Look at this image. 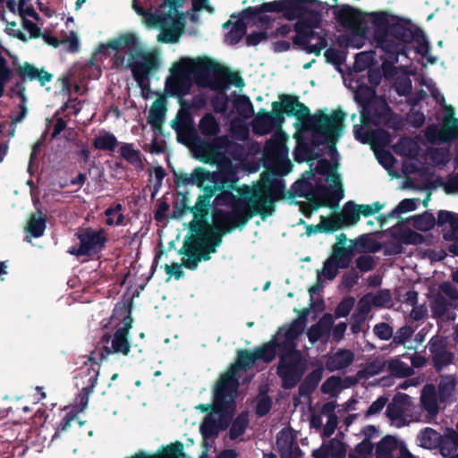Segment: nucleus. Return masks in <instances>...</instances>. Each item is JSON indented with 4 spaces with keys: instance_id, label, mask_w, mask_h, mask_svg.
Returning <instances> with one entry per match:
<instances>
[{
    "instance_id": "50",
    "label": "nucleus",
    "mask_w": 458,
    "mask_h": 458,
    "mask_svg": "<svg viewBox=\"0 0 458 458\" xmlns=\"http://www.w3.org/2000/svg\"><path fill=\"white\" fill-rule=\"evenodd\" d=\"M247 25L242 20L234 22L231 30L225 34V41L230 45H236L246 35Z\"/></svg>"
},
{
    "instance_id": "23",
    "label": "nucleus",
    "mask_w": 458,
    "mask_h": 458,
    "mask_svg": "<svg viewBox=\"0 0 458 458\" xmlns=\"http://www.w3.org/2000/svg\"><path fill=\"white\" fill-rule=\"evenodd\" d=\"M387 108L386 103L375 98L369 104L364 106L360 111V122L363 125L378 124L384 115L385 110Z\"/></svg>"
},
{
    "instance_id": "18",
    "label": "nucleus",
    "mask_w": 458,
    "mask_h": 458,
    "mask_svg": "<svg viewBox=\"0 0 458 458\" xmlns=\"http://www.w3.org/2000/svg\"><path fill=\"white\" fill-rule=\"evenodd\" d=\"M111 341V346L104 345L99 350L96 349L90 352L89 360L98 359L99 361L105 360L109 355L114 353H122L128 355L131 350V344L126 335V328H117L113 337L105 334L102 335L100 342L103 344H108Z\"/></svg>"
},
{
    "instance_id": "57",
    "label": "nucleus",
    "mask_w": 458,
    "mask_h": 458,
    "mask_svg": "<svg viewBox=\"0 0 458 458\" xmlns=\"http://www.w3.org/2000/svg\"><path fill=\"white\" fill-rule=\"evenodd\" d=\"M218 89H223V88L226 89V84H233L237 88H242L244 86V81L242 78V76L235 72H230L226 68V72L219 77L218 81Z\"/></svg>"
},
{
    "instance_id": "9",
    "label": "nucleus",
    "mask_w": 458,
    "mask_h": 458,
    "mask_svg": "<svg viewBox=\"0 0 458 458\" xmlns=\"http://www.w3.org/2000/svg\"><path fill=\"white\" fill-rule=\"evenodd\" d=\"M316 173L321 175H327V182L332 181L338 188L331 191L329 188L324 184H318L313 191L314 197L320 202L316 204L313 209H318L320 207L334 208L329 200L332 199L337 205L340 199L344 197V190L341 185L339 174L336 173V167L332 163L326 159L320 158L315 168Z\"/></svg>"
},
{
    "instance_id": "4",
    "label": "nucleus",
    "mask_w": 458,
    "mask_h": 458,
    "mask_svg": "<svg viewBox=\"0 0 458 458\" xmlns=\"http://www.w3.org/2000/svg\"><path fill=\"white\" fill-rule=\"evenodd\" d=\"M218 191L220 192L216 195L213 204L228 206L232 210L216 209L213 212V219L246 225L255 216H259L262 220L271 216L266 204H270L272 201L268 198H262L268 193L267 185L243 184L238 189L239 196L234 195L231 190Z\"/></svg>"
},
{
    "instance_id": "27",
    "label": "nucleus",
    "mask_w": 458,
    "mask_h": 458,
    "mask_svg": "<svg viewBox=\"0 0 458 458\" xmlns=\"http://www.w3.org/2000/svg\"><path fill=\"white\" fill-rule=\"evenodd\" d=\"M323 368L318 367L310 372L300 384L298 393L300 396L309 397L318 387L323 377Z\"/></svg>"
},
{
    "instance_id": "63",
    "label": "nucleus",
    "mask_w": 458,
    "mask_h": 458,
    "mask_svg": "<svg viewBox=\"0 0 458 458\" xmlns=\"http://www.w3.org/2000/svg\"><path fill=\"white\" fill-rule=\"evenodd\" d=\"M327 451L332 458H344L346 455L344 444L335 438L329 441Z\"/></svg>"
},
{
    "instance_id": "3",
    "label": "nucleus",
    "mask_w": 458,
    "mask_h": 458,
    "mask_svg": "<svg viewBox=\"0 0 458 458\" xmlns=\"http://www.w3.org/2000/svg\"><path fill=\"white\" fill-rule=\"evenodd\" d=\"M225 72V66L207 56L182 58L172 66L171 75L165 82V92L168 97L182 98L190 93L193 84L217 89L219 77Z\"/></svg>"
},
{
    "instance_id": "46",
    "label": "nucleus",
    "mask_w": 458,
    "mask_h": 458,
    "mask_svg": "<svg viewBox=\"0 0 458 458\" xmlns=\"http://www.w3.org/2000/svg\"><path fill=\"white\" fill-rule=\"evenodd\" d=\"M212 204L211 199L202 198V194L199 195L196 204L190 208V212L194 216V220H206Z\"/></svg>"
},
{
    "instance_id": "13",
    "label": "nucleus",
    "mask_w": 458,
    "mask_h": 458,
    "mask_svg": "<svg viewBox=\"0 0 458 458\" xmlns=\"http://www.w3.org/2000/svg\"><path fill=\"white\" fill-rule=\"evenodd\" d=\"M238 392L215 385L213 393L212 413L218 415L219 430H225L232 424L236 411Z\"/></svg>"
},
{
    "instance_id": "25",
    "label": "nucleus",
    "mask_w": 458,
    "mask_h": 458,
    "mask_svg": "<svg viewBox=\"0 0 458 458\" xmlns=\"http://www.w3.org/2000/svg\"><path fill=\"white\" fill-rule=\"evenodd\" d=\"M354 360V353L348 349H339L328 356L326 361V369L334 372L349 367Z\"/></svg>"
},
{
    "instance_id": "42",
    "label": "nucleus",
    "mask_w": 458,
    "mask_h": 458,
    "mask_svg": "<svg viewBox=\"0 0 458 458\" xmlns=\"http://www.w3.org/2000/svg\"><path fill=\"white\" fill-rule=\"evenodd\" d=\"M249 414L247 411H242L237 417L233 420L229 430V437L232 440L237 439L239 437L245 433L249 426Z\"/></svg>"
},
{
    "instance_id": "48",
    "label": "nucleus",
    "mask_w": 458,
    "mask_h": 458,
    "mask_svg": "<svg viewBox=\"0 0 458 458\" xmlns=\"http://www.w3.org/2000/svg\"><path fill=\"white\" fill-rule=\"evenodd\" d=\"M387 369L396 377H407L413 374V369L400 359H391L387 362Z\"/></svg>"
},
{
    "instance_id": "24",
    "label": "nucleus",
    "mask_w": 458,
    "mask_h": 458,
    "mask_svg": "<svg viewBox=\"0 0 458 458\" xmlns=\"http://www.w3.org/2000/svg\"><path fill=\"white\" fill-rule=\"evenodd\" d=\"M16 72L22 81L27 80L30 81H38L41 86H45L47 82H50L53 79L52 73L44 69L39 70L28 62H24L22 65L19 66Z\"/></svg>"
},
{
    "instance_id": "40",
    "label": "nucleus",
    "mask_w": 458,
    "mask_h": 458,
    "mask_svg": "<svg viewBox=\"0 0 458 458\" xmlns=\"http://www.w3.org/2000/svg\"><path fill=\"white\" fill-rule=\"evenodd\" d=\"M330 259L335 261L340 268H348L352 259V250L351 248L335 244L333 248Z\"/></svg>"
},
{
    "instance_id": "6",
    "label": "nucleus",
    "mask_w": 458,
    "mask_h": 458,
    "mask_svg": "<svg viewBox=\"0 0 458 458\" xmlns=\"http://www.w3.org/2000/svg\"><path fill=\"white\" fill-rule=\"evenodd\" d=\"M274 360L275 345L271 340L257 346L252 352L240 349L237 351L235 361L231 364L226 372L219 377L216 385L238 392L240 387L239 371L250 369L258 360L269 364Z\"/></svg>"
},
{
    "instance_id": "2",
    "label": "nucleus",
    "mask_w": 458,
    "mask_h": 458,
    "mask_svg": "<svg viewBox=\"0 0 458 458\" xmlns=\"http://www.w3.org/2000/svg\"><path fill=\"white\" fill-rule=\"evenodd\" d=\"M308 313L307 310H303L300 318H295L288 327H280L271 339L275 345V358H279L276 374L285 390L294 388L307 369V360L297 348V340L304 331Z\"/></svg>"
},
{
    "instance_id": "41",
    "label": "nucleus",
    "mask_w": 458,
    "mask_h": 458,
    "mask_svg": "<svg viewBox=\"0 0 458 458\" xmlns=\"http://www.w3.org/2000/svg\"><path fill=\"white\" fill-rule=\"evenodd\" d=\"M117 145L118 140L116 137L109 131H103L93 140V147L99 150L113 152Z\"/></svg>"
},
{
    "instance_id": "61",
    "label": "nucleus",
    "mask_w": 458,
    "mask_h": 458,
    "mask_svg": "<svg viewBox=\"0 0 458 458\" xmlns=\"http://www.w3.org/2000/svg\"><path fill=\"white\" fill-rule=\"evenodd\" d=\"M355 304V299L352 296L344 297L336 306L335 316L337 318L347 317Z\"/></svg>"
},
{
    "instance_id": "35",
    "label": "nucleus",
    "mask_w": 458,
    "mask_h": 458,
    "mask_svg": "<svg viewBox=\"0 0 458 458\" xmlns=\"http://www.w3.org/2000/svg\"><path fill=\"white\" fill-rule=\"evenodd\" d=\"M233 106L243 119L250 118L254 114V106L246 95L235 94L233 99Z\"/></svg>"
},
{
    "instance_id": "7",
    "label": "nucleus",
    "mask_w": 458,
    "mask_h": 458,
    "mask_svg": "<svg viewBox=\"0 0 458 458\" xmlns=\"http://www.w3.org/2000/svg\"><path fill=\"white\" fill-rule=\"evenodd\" d=\"M265 166L267 171L261 174L260 181L255 185H267L268 193H266L265 198L270 199L272 203L266 204V206L272 216L276 210V203L284 198V182L283 179L276 176L288 174L293 168V164L286 156L279 157L276 160L269 163V158L267 156Z\"/></svg>"
},
{
    "instance_id": "21",
    "label": "nucleus",
    "mask_w": 458,
    "mask_h": 458,
    "mask_svg": "<svg viewBox=\"0 0 458 458\" xmlns=\"http://www.w3.org/2000/svg\"><path fill=\"white\" fill-rule=\"evenodd\" d=\"M428 351L431 353V360L437 372L454 363V353L447 349L446 342L443 338L435 336L428 342Z\"/></svg>"
},
{
    "instance_id": "59",
    "label": "nucleus",
    "mask_w": 458,
    "mask_h": 458,
    "mask_svg": "<svg viewBox=\"0 0 458 458\" xmlns=\"http://www.w3.org/2000/svg\"><path fill=\"white\" fill-rule=\"evenodd\" d=\"M324 56L327 63L332 64L335 66H341L346 61L347 52L334 47H328L325 51Z\"/></svg>"
},
{
    "instance_id": "15",
    "label": "nucleus",
    "mask_w": 458,
    "mask_h": 458,
    "mask_svg": "<svg viewBox=\"0 0 458 458\" xmlns=\"http://www.w3.org/2000/svg\"><path fill=\"white\" fill-rule=\"evenodd\" d=\"M173 176L176 187L196 184L199 189H202L204 191L202 198L212 199L214 196L216 197V191L220 190L216 180V174L209 172L200 166H197L191 174L174 170Z\"/></svg>"
},
{
    "instance_id": "28",
    "label": "nucleus",
    "mask_w": 458,
    "mask_h": 458,
    "mask_svg": "<svg viewBox=\"0 0 458 458\" xmlns=\"http://www.w3.org/2000/svg\"><path fill=\"white\" fill-rule=\"evenodd\" d=\"M166 112V102L164 98L156 99L149 110L148 123L153 130H160Z\"/></svg>"
},
{
    "instance_id": "30",
    "label": "nucleus",
    "mask_w": 458,
    "mask_h": 458,
    "mask_svg": "<svg viewBox=\"0 0 458 458\" xmlns=\"http://www.w3.org/2000/svg\"><path fill=\"white\" fill-rule=\"evenodd\" d=\"M199 130L203 138L216 137L220 132V124L213 114L207 113L199 122Z\"/></svg>"
},
{
    "instance_id": "29",
    "label": "nucleus",
    "mask_w": 458,
    "mask_h": 458,
    "mask_svg": "<svg viewBox=\"0 0 458 458\" xmlns=\"http://www.w3.org/2000/svg\"><path fill=\"white\" fill-rule=\"evenodd\" d=\"M458 450V432L453 428H445L442 434L440 454L444 458Z\"/></svg>"
},
{
    "instance_id": "36",
    "label": "nucleus",
    "mask_w": 458,
    "mask_h": 458,
    "mask_svg": "<svg viewBox=\"0 0 458 458\" xmlns=\"http://www.w3.org/2000/svg\"><path fill=\"white\" fill-rule=\"evenodd\" d=\"M120 155L135 168L140 170L144 168V165L141 159V153L140 150L133 148V144L123 143L120 148Z\"/></svg>"
},
{
    "instance_id": "19",
    "label": "nucleus",
    "mask_w": 458,
    "mask_h": 458,
    "mask_svg": "<svg viewBox=\"0 0 458 458\" xmlns=\"http://www.w3.org/2000/svg\"><path fill=\"white\" fill-rule=\"evenodd\" d=\"M333 13L337 23L343 28L351 29L358 34H366L368 27L365 21L366 13L350 5L333 6Z\"/></svg>"
},
{
    "instance_id": "1",
    "label": "nucleus",
    "mask_w": 458,
    "mask_h": 458,
    "mask_svg": "<svg viewBox=\"0 0 458 458\" xmlns=\"http://www.w3.org/2000/svg\"><path fill=\"white\" fill-rule=\"evenodd\" d=\"M280 101L272 103V111L260 109L252 121V131L255 134L263 136L273 131H278L266 144V152H278L284 148V134L281 131L284 123V114L295 116L298 120H307V128L311 131V144L319 147L325 142L332 143L335 150V142L344 129L345 113L335 110L331 114L319 113L310 115V108L301 103L298 97L288 94L279 96Z\"/></svg>"
},
{
    "instance_id": "47",
    "label": "nucleus",
    "mask_w": 458,
    "mask_h": 458,
    "mask_svg": "<svg viewBox=\"0 0 458 458\" xmlns=\"http://www.w3.org/2000/svg\"><path fill=\"white\" fill-rule=\"evenodd\" d=\"M449 224L451 227V235L458 238V214L447 210H440L437 213V225L442 226Z\"/></svg>"
},
{
    "instance_id": "56",
    "label": "nucleus",
    "mask_w": 458,
    "mask_h": 458,
    "mask_svg": "<svg viewBox=\"0 0 458 458\" xmlns=\"http://www.w3.org/2000/svg\"><path fill=\"white\" fill-rule=\"evenodd\" d=\"M271 2L264 3L259 6H249L241 13V18L239 20L256 21L257 16L261 13H273L271 9L267 7Z\"/></svg>"
},
{
    "instance_id": "38",
    "label": "nucleus",
    "mask_w": 458,
    "mask_h": 458,
    "mask_svg": "<svg viewBox=\"0 0 458 458\" xmlns=\"http://www.w3.org/2000/svg\"><path fill=\"white\" fill-rule=\"evenodd\" d=\"M294 443V437L291 433L285 431L284 429H282L278 433L276 445L281 458H292L293 445Z\"/></svg>"
},
{
    "instance_id": "31",
    "label": "nucleus",
    "mask_w": 458,
    "mask_h": 458,
    "mask_svg": "<svg viewBox=\"0 0 458 458\" xmlns=\"http://www.w3.org/2000/svg\"><path fill=\"white\" fill-rule=\"evenodd\" d=\"M47 227V216L41 211L32 214L30 216L26 231L34 238H39L44 234Z\"/></svg>"
},
{
    "instance_id": "22",
    "label": "nucleus",
    "mask_w": 458,
    "mask_h": 458,
    "mask_svg": "<svg viewBox=\"0 0 458 458\" xmlns=\"http://www.w3.org/2000/svg\"><path fill=\"white\" fill-rule=\"evenodd\" d=\"M359 209L357 204L352 201H347L343 208V210L330 216L334 226L339 225L342 227L351 226L356 225L360 221Z\"/></svg>"
},
{
    "instance_id": "54",
    "label": "nucleus",
    "mask_w": 458,
    "mask_h": 458,
    "mask_svg": "<svg viewBox=\"0 0 458 458\" xmlns=\"http://www.w3.org/2000/svg\"><path fill=\"white\" fill-rule=\"evenodd\" d=\"M225 89V88L223 89H216L217 93L210 100L211 106L216 114H224L228 109L230 99Z\"/></svg>"
},
{
    "instance_id": "45",
    "label": "nucleus",
    "mask_w": 458,
    "mask_h": 458,
    "mask_svg": "<svg viewBox=\"0 0 458 458\" xmlns=\"http://www.w3.org/2000/svg\"><path fill=\"white\" fill-rule=\"evenodd\" d=\"M199 431L202 435V437L205 440L212 439L218 436L220 430L217 426V420L214 417L212 412L208 414L204 418V420H202V422L200 424Z\"/></svg>"
},
{
    "instance_id": "39",
    "label": "nucleus",
    "mask_w": 458,
    "mask_h": 458,
    "mask_svg": "<svg viewBox=\"0 0 458 458\" xmlns=\"http://www.w3.org/2000/svg\"><path fill=\"white\" fill-rule=\"evenodd\" d=\"M178 98L181 104V109L179 110L176 116L178 121H174L172 124L173 129L177 131H179L182 127L190 126L192 123V117L190 112L191 109L189 106V102L186 101L183 97Z\"/></svg>"
},
{
    "instance_id": "20",
    "label": "nucleus",
    "mask_w": 458,
    "mask_h": 458,
    "mask_svg": "<svg viewBox=\"0 0 458 458\" xmlns=\"http://www.w3.org/2000/svg\"><path fill=\"white\" fill-rule=\"evenodd\" d=\"M201 239L197 235L185 237L182 247L178 253L186 258L182 259V264L190 270H196L201 260L208 261L210 254L201 247Z\"/></svg>"
},
{
    "instance_id": "55",
    "label": "nucleus",
    "mask_w": 458,
    "mask_h": 458,
    "mask_svg": "<svg viewBox=\"0 0 458 458\" xmlns=\"http://www.w3.org/2000/svg\"><path fill=\"white\" fill-rule=\"evenodd\" d=\"M450 307V302L441 293H438L431 301L430 308L435 318H442L444 317L448 309Z\"/></svg>"
},
{
    "instance_id": "37",
    "label": "nucleus",
    "mask_w": 458,
    "mask_h": 458,
    "mask_svg": "<svg viewBox=\"0 0 458 458\" xmlns=\"http://www.w3.org/2000/svg\"><path fill=\"white\" fill-rule=\"evenodd\" d=\"M397 440L394 437H384L376 446V458H393V452L397 449Z\"/></svg>"
},
{
    "instance_id": "10",
    "label": "nucleus",
    "mask_w": 458,
    "mask_h": 458,
    "mask_svg": "<svg viewBox=\"0 0 458 458\" xmlns=\"http://www.w3.org/2000/svg\"><path fill=\"white\" fill-rule=\"evenodd\" d=\"M159 58L156 53L138 51L129 58L123 67L130 68L134 81L142 91L150 90V76L159 68Z\"/></svg>"
},
{
    "instance_id": "34",
    "label": "nucleus",
    "mask_w": 458,
    "mask_h": 458,
    "mask_svg": "<svg viewBox=\"0 0 458 458\" xmlns=\"http://www.w3.org/2000/svg\"><path fill=\"white\" fill-rule=\"evenodd\" d=\"M437 400L438 396L435 386L433 385L425 386L420 397L423 408L428 412L436 414L438 411Z\"/></svg>"
},
{
    "instance_id": "12",
    "label": "nucleus",
    "mask_w": 458,
    "mask_h": 458,
    "mask_svg": "<svg viewBox=\"0 0 458 458\" xmlns=\"http://www.w3.org/2000/svg\"><path fill=\"white\" fill-rule=\"evenodd\" d=\"M142 49L143 48L140 46L139 38L134 34L129 32L123 33L106 44L99 45L91 56L89 63L91 65H95L98 55H111L109 50H113L115 52L114 61L115 67H123L125 64V57L119 54L120 51L127 50L130 53L129 58H132L134 53L141 51Z\"/></svg>"
},
{
    "instance_id": "51",
    "label": "nucleus",
    "mask_w": 458,
    "mask_h": 458,
    "mask_svg": "<svg viewBox=\"0 0 458 458\" xmlns=\"http://www.w3.org/2000/svg\"><path fill=\"white\" fill-rule=\"evenodd\" d=\"M123 207L121 203H116L107 208L104 214L106 216V225H122L124 223V216L122 214Z\"/></svg>"
},
{
    "instance_id": "8",
    "label": "nucleus",
    "mask_w": 458,
    "mask_h": 458,
    "mask_svg": "<svg viewBox=\"0 0 458 458\" xmlns=\"http://www.w3.org/2000/svg\"><path fill=\"white\" fill-rule=\"evenodd\" d=\"M322 19V13H311L308 19L296 21L293 25L296 35L293 38V44L301 47L308 54L319 56L327 41L325 36H321L314 30L320 28Z\"/></svg>"
},
{
    "instance_id": "33",
    "label": "nucleus",
    "mask_w": 458,
    "mask_h": 458,
    "mask_svg": "<svg viewBox=\"0 0 458 458\" xmlns=\"http://www.w3.org/2000/svg\"><path fill=\"white\" fill-rule=\"evenodd\" d=\"M418 439L420 441V445L423 448H438L440 450L442 434L431 428H425L421 430L418 436Z\"/></svg>"
},
{
    "instance_id": "26",
    "label": "nucleus",
    "mask_w": 458,
    "mask_h": 458,
    "mask_svg": "<svg viewBox=\"0 0 458 458\" xmlns=\"http://www.w3.org/2000/svg\"><path fill=\"white\" fill-rule=\"evenodd\" d=\"M411 404V397L404 393H397L394 395L392 402L386 407V416L392 420H402L404 414V407Z\"/></svg>"
},
{
    "instance_id": "5",
    "label": "nucleus",
    "mask_w": 458,
    "mask_h": 458,
    "mask_svg": "<svg viewBox=\"0 0 458 458\" xmlns=\"http://www.w3.org/2000/svg\"><path fill=\"white\" fill-rule=\"evenodd\" d=\"M373 27V38L377 47L390 57L397 58L404 52V44L425 40L424 31L410 20L390 14L387 12L369 13Z\"/></svg>"
},
{
    "instance_id": "14",
    "label": "nucleus",
    "mask_w": 458,
    "mask_h": 458,
    "mask_svg": "<svg viewBox=\"0 0 458 458\" xmlns=\"http://www.w3.org/2000/svg\"><path fill=\"white\" fill-rule=\"evenodd\" d=\"M80 241L79 246H72L68 253L75 257L93 256L106 248L108 241L105 229L94 230L91 227L81 228L75 233Z\"/></svg>"
},
{
    "instance_id": "44",
    "label": "nucleus",
    "mask_w": 458,
    "mask_h": 458,
    "mask_svg": "<svg viewBox=\"0 0 458 458\" xmlns=\"http://www.w3.org/2000/svg\"><path fill=\"white\" fill-rule=\"evenodd\" d=\"M100 362L98 359L92 360L91 361L89 360V359L84 361V365L89 367L87 368V376H89V378L87 380L86 386L83 387L84 390H87L88 393H93L94 388L96 387L98 384V379L99 376V369H100Z\"/></svg>"
},
{
    "instance_id": "62",
    "label": "nucleus",
    "mask_w": 458,
    "mask_h": 458,
    "mask_svg": "<svg viewBox=\"0 0 458 458\" xmlns=\"http://www.w3.org/2000/svg\"><path fill=\"white\" fill-rule=\"evenodd\" d=\"M357 246L369 252L376 253L381 250V243L367 234L361 235L357 240Z\"/></svg>"
},
{
    "instance_id": "11",
    "label": "nucleus",
    "mask_w": 458,
    "mask_h": 458,
    "mask_svg": "<svg viewBox=\"0 0 458 458\" xmlns=\"http://www.w3.org/2000/svg\"><path fill=\"white\" fill-rule=\"evenodd\" d=\"M245 225L224 221L221 219H213V225H210L207 220H192L189 224V230L191 235H197L212 246L217 248L222 243V237L226 233H230L236 228H243Z\"/></svg>"
},
{
    "instance_id": "16",
    "label": "nucleus",
    "mask_w": 458,
    "mask_h": 458,
    "mask_svg": "<svg viewBox=\"0 0 458 458\" xmlns=\"http://www.w3.org/2000/svg\"><path fill=\"white\" fill-rule=\"evenodd\" d=\"M194 134V147L198 157L204 163L213 164L224 157L230 146V140L226 135L212 138H201L194 128H191Z\"/></svg>"
},
{
    "instance_id": "64",
    "label": "nucleus",
    "mask_w": 458,
    "mask_h": 458,
    "mask_svg": "<svg viewBox=\"0 0 458 458\" xmlns=\"http://www.w3.org/2000/svg\"><path fill=\"white\" fill-rule=\"evenodd\" d=\"M373 62L372 52H360L356 54L354 61V68L357 71H363L368 68Z\"/></svg>"
},
{
    "instance_id": "43",
    "label": "nucleus",
    "mask_w": 458,
    "mask_h": 458,
    "mask_svg": "<svg viewBox=\"0 0 458 458\" xmlns=\"http://www.w3.org/2000/svg\"><path fill=\"white\" fill-rule=\"evenodd\" d=\"M411 220L412 221L414 228L421 232L429 231L437 225V220H436L434 215L428 211H425L420 215L412 216H411Z\"/></svg>"
},
{
    "instance_id": "60",
    "label": "nucleus",
    "mask_w": 458,
    "mask_h": 458,
    "mask_svg": "<svg viewBox=\"0 0 458 458\" xmlns=\"http://www.w3.org/2000/svg\"><path fill=\"white\" fill-rule=\"evenodd\" d=\"M273 405L272 398L266 393H260L256 404V414L264 417L269 413Z\"/></svg>"
},
{
    "instance_id": "58",
    "label": "nucleus",
    "mask_w": 458,
    "mask_h": 458,
    "mask_svg": "<svg viewBox=\"0 0 458 458\" xmlns=\"http://www.w3.org/2000/svg\"><path fill=\"white\" fill-rule=\"evenodd\" d=\"M342 388V379L337 376H331L327 378L321 386V392L328 394L332 397L337 396L340 389Z\"/></svg>"
},
{
    "instance_id": "49",
    "label": "nucleus",
    "mask_w": 458,
    "mask_h": 458,
    "mask_svg": "<svg viewBox=\"0 0 458 458\" xmlns=\"http://www.w3.org/2000/svg\"><path fill=\"white\" fill-rule=\"evenodd\" d=\"M375 98H377L376 89L366 84L359 85L354 92V100L362 108L364 106L369 104V102Z\"/></svg>"
},
{
    "instance_id": "32",
    "label": "nucleus",
    "mask_w": 458,
    "mask_h": 458,
    "mask_svg": "<svg viewBox=\"0 0 458 458\" xmlns=\"http://www.w3.org/2000/svg\"><path fill=\"white\" fill-rule=\"evenodd\" d=\"M456 379L454 375L442 376L437 386V396L441 403L447 402L451 399L455 388Z\"/></svg>"
},
{
    "instance_id": "52",
    "label": "nucleus",
    "mask_w": 458,
    "mask_h": 458,
    "mask_svg": "<svg viewBox=\"0 0 458 458\" xmlns=\"http://www.w3.org/2000/svg\"><path fill=\"white\" fill-rule=\"evenodd\" d=\"M339 230V225L334 226L330 216H320V223L318 225H307L306 233L311 235L317 233H334Z\"/></svg>"
},
{
    "instance_id": "17",
    "label": "nucleus",
    "mask_w": 458,
    "mask_h": 458,
    "mask_svg": "<svg viewBox=\"0 0 458 458\" xmlns=\"http://www.w3.org/2000/svg\"><path fill=\"white\" fill-rule=\"evenodd\" d=\"M318 0H275L267 5L273 13H283L284 17L288 21L308 19L311 13H322V10L311 9L310 6H320Z\"/></svg>"
},
{
    "instance_id": "53",
    "label": "nucleus",
    "mask_w": 458,
    "mask_h": 458,
    "mask_svg": "<svg viewBox=\"0 0 458 458\" xmlns=\"http://www.w3.org/2000/svg\"><path fill=\"white\" fill-rule=\"evenodd\" d=\"M216 180L220 190L227 189L231 191H236L238 192L239 188L236 185L238 177L235 172L232 170L222 172L219 175L216 174Z\"/></svg>"
}]
</instances>
